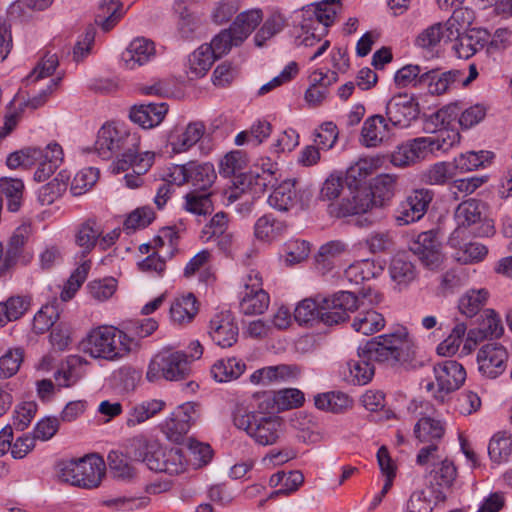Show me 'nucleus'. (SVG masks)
Instances as JSON below:
<instances>
[{
    "mask_svg": "<svg viewBox=\"0 0 512 512\" xmlns=\"http://www.w3.org/2000/svg\"><path fill=\"white\" fill-rule=\"evenodd\" d=\"M256 403L252 396L237 402L232 412L233 424L258 445H274L284 432V422L271 411L257 409Z\"/></svg>",
    "mask_w": 512,
    "mask_h": 512,
    "instance_id": "1",
    "label": "nucleus"
},
{
    "mask_svg": "<svg viewBox=\"0 0 512 512\" xmlns=\"http://www.w3.org/2000/svg\"><path fill=\"white\" fill-rule=\"evenodd\" d=\"M139 145V135L130 132L124 124L106 123L97 133L94 148L102 159H110L119 154L111 165L112 172L119 174L128 170L135 156L140 154Z\"/></svg>",
    "mask_w": 512,
    "mask_h": 512,
    "instance_id": "2",
    "label": "nucleus"
},
{
    "mask_svg": "<svg viewBox=\"0 0 512 512\" xmlns=\"http://www.w3.org/2000/svg\"><path fill=\"white\" fill-rule=\"evenodd\" d=\"M359 354L371 363L406 364L413 359L414 342L406 327L397 325L390 333L367 341L359 347Z\"/></svg>",
    "mask_w": 512,
    "mask_h": 512,
    "instance_id": "3",
    "label": "nucleus"
},
{
    "mask_svg": "<svg viewBox=\"0 0 512 512\" xmlns=\"http://www.w3.org/2000/svg\"><path fill=\"white\" fill-rule=\"evenodd\" d=\"M83 346L93 358L114 361L136 351L139 342L113 326H100L89 332Z\"/></svg>",
    "mask_w": 512,
    "mask_h": 512,
    "instance_id": "4",
    "label": "nucleus"
},
{
    "mask_svg": "<svg viewBox=\"0 0 512 512\" xmlns=\"http://www.w3.org/2000/svg\"><path fill=\"white\" fill-rule=\"evenodd\" d=\"M104 475L105 462L96 454L62 461L58 464L59 479L83 489L97 488Z\"/></svg>",
    "mask_w": 512,
    "mask_h": 512,
    "instance_id": "5",
    "label": "nucleus"
},
{
    "mask_svg": "<svg viewBox=\"0 0 512 512\" xmlns=\"http://www.w3.org/2000/svg\"><path fill=\"white\" fill-rule=\"evenodd\" d=\"M436 384L432 380L422 379L420 387L438 403H444L447 396L458 390L466 380V370L456 360H443L433 365Z\"/></svg>",
    "mask_w": 512,
    "mask_h": 512,
    "instance_id": "6",
    "label": "nucleus"
},
{
    "mask_svg": "<svg viewBox=\"0 0 512 512\" xmlns=\"http://www.w3.org/2000/svg\"><path fill=\"white\" fill-rule=\"evenodd\" d=\"M190 363L188 355L183 351L164 348L151 359L146 379L149 382H156L162 378L168 381L186 379L191 372Z\"/></svg>",
    "mask_w": 512,
    "mask_h": 512,
    "instance_id": "7",
    "label": "nucleus"
},
{
    "mask_svg": "<svg viewBox=\"0 0 512 512\" xmlns=\"http://www.w3.org/2000/svg\"><path fill=\"white\" fill-rule=\"evenodd\" d=\"M486 204L478 199L470 198L461 202L454 214L457 224L456 231L467 229L475 237H485L493 234L494 226L486 218Z\"/></svg>",
    "mask_w": 512,
    "mask_h": 512,
    "instance_id": "8",
    "label": "nucleus"
},
{
    "mask_svg": "<svg viewBox=\"0 0 512 512\" xmlns=\"http://www.w3.org/2000/svg\"><path fill=\"white\" fill-rule=\"evenodd\" d=\"M420 73L421 66L418 65V89L426 90L432 96L441 95L459 83L467 86L478 76V70L474 64L469 66V75L465 78L460 70L439 73L437 69H431L421 76H419Z\"/></svg>",
    "mask_w": 512,
    "mask_h": 512,
    "instance_id": "9",
    "label": "nucleus"
},
{
    "mask_svg": "<svg viewBox=\"0 0 512 512\" xmlns=\"http://www.w3.org/2000/svg\"><path fill=\"white\" fill-rule=\"evenodd\" d=\"M320 311H322V323L335 325L348 319V313L358 309L364 303L358 304L354 293L339 291L330 296L320 295Z\"/></svg>",
    "mask_w": 512,
    "mask_h": 512,
    "instance_id": "10",
    "label": "nucleus"
},
{
    "mask_svg": "<svg viewBox=\"0 0 512 512\" xmlns=\"http://www.w3.org/2000/svg\"><path fill=\"white\" fill-rule=\"evenodd\" d=\"M460 140L461 135L456 128H446L436 134L418 137V161L440 157L459 144Z\"/></svg>",
    "mask_w": 512,
    "mask_h": 512,
    "instance_id": "11",
    "label": "nucleus"
},
{
    "mask_svg": "<svg viewBox=\"0 0 512 512\" xmlns=\"http://www.w3.org/2000/svg\"><path fill=\"white\" fill-rule=\"evenodd\" d=\"M244 292L240 301V310L245 315L264 313L270 303L268 293L262 288V277L258 271L251 270L244 279Z\"/></svg>",
    "mask_w": 512,
    "mask_h": 512,
    "instance_id": "12",
    "label": "nucleus"
},
{
    "mask_svg": "<svg viewBox=\"0 0 512 512\" xmlns=\"http://www.w3.org/2000/svg\"><path fill=\"white\" fill-rule=\"evenodd\" d=\"M252 397L258 401L257 409L272 413L298 408L305 401L304 393L296 388H285L277 392H257Z\"/></svg>",
    "mask_w": 512,
    "mask_h": 512,
    "instance_id": "13",
    "label": "nucleus"
},
{
    "mask_svg": "<svg viewBox=\"0 0 512 512\" xmlns=\"http://www.w3.org/2000/svg\"><path fill=\"white\" fill-rule=\"evenodd\" d=\"M200 416L199 405L194 402H186L179 405L163 423V431L167 437L178 442L188 433L191 426Z\"/></svg>",
    "mask_w": 512,
    "mask_h": 512,
    "instance_id": "14",
    "label": "nucleus"
},
{
    "mask_svg": "<svg viewBox=\"0 0 512 512\" xmlns=\"http://www.w3.org/2000/svg\"><path fill=\"white\" fill-rule=\"evenodd\" d=\"M443 23H434L418 34V58L426 61L439 58L441 43L452 41L456 30H450Z\"/></svg>",
    "mask_w": 512,
    "mask_h": 512,
    "instance_id": "15",
    "label": "nucleus"
},
{
    "mask_svg": "<svg viewBox=\"0 0 512 512\" xmlns=\"http://www.w3.org/2000/svg\"><path fill=\"white\" fill-rule=\"evenodd\" d=\"M444 260L445 254L438 230L431 229L418 234V262L425 269L436 272Z\"/></svg>",
    "mask_w": 512,
    "mask_h": 512,
    "instance_id": "16",
    "label": "nucleus"
},
{
    "mask_svg": "<svg viewBox=\"0 0 512 512\" xmlns=\"http://www.w3.org/2000/svg\"><path fill=\"white\" fill-rule=\"evenodd\" d=\"M127 454L134 460L144 462L150 470L162 472L166 448L156 441H148L143 437H135L131 440L127 448Z\"/></svg>",
    "mask_w": 512,
    "mask_h": 512,
    "instance_id": "17",
    "label": "nucleus"
},
{
    "mask_svg": "<svg viewBox=\"0 0 512 512\" xmlns=\"http://www.w3.org/2000/svg\"><path fill=\"white\" fill-rule=\"evenodd\" d=\"M508 353L504 346L491 342L483 345L477 353L480 373L490 379H495L506 369Z\"/></svg>",
    "mask_w": 512,
    "mask_h": 512,
    "instance_id": "18",
    "label": "nucleus"
},
{
    "mask_svg": "<svg viewBox=\"0 0 512 512\" xmlns=\"http://www.w3.org/2000/svg\"><path fill=\"white\" fill-rule=\"evenodd\" d=\"M206 126L202 121H192L183 128H176L169 136V144L176 154L188 151L197 143L205 153L210 147H204Z\"/></svg>",
    "mask_w": 512,
    "mask_h": 512,
    "instance_id": "19",
    "label": "nucleus"
},
{
    "mask_svg": "<svg viewBox=\"0 0 512 512\" xmlns=\"http://www.w3.org/2000/svg\"><path fill=\"white\" fill-rule=\"evenodd\" d=\"M425 94H428L426 90ZM419 98H422V92L418 93ZM460 112V106L457 103H451L441 109H438L430 114L426 112L421 113L420 103L418 102V120H422V129L429 134H436L442 129L454 128L452 123L456 121Z\"/></svg>",
    "mask_w": 512,
    "mask_h": 512,
    "instance_id": "20",
    "label": "nucleus"
},
{
    "mask_svg": "<svg viewBox=\"0 0 512 512\" xmlns=\"http://www.w3.org/2000/svg\"><path fill=\"white\" fill-rule=\"evenodd\" d=\"M238 333L235 318L229 311L218 313L210 320L209 335L222 348L233 346L237 342Z\"/></svg>",
    "mask_w": 512,
    "mask_h": 512,
    "instance_id": "21",
    "label": "nucleus"
},
{
    "mask_svg": "<svg viewBox=\"0 0 512 512\" xmlns=\"http://www.w3.org/2000/svg\"><path fill=\"white\" fill-rule=\"evenodd\" d=\"M386 116L392 126L408 127L416 119V102L413 95L399 93L386 105Z\"/></svg>",
    "mask_w": 512,
    "mask_h": 512,
    "instance_id": "22",
    "label": "nucleus"
},
{
    "mask_svg": "<svg viewBox=\"0 0 512 512\" xmlns=\"http://www.w3.org/2000/svg\"><path fill=\"white\" fill-rule=\"evenodd\" d=\"M155 56L154 42L144 37H137L122 52L121 64L127 70H135L152 61Z\"/></svg>",
    "mask_w": 512,
    "mask_h": 512,
    "instance_id": "23",
    "label": "nucleus"
},
{
    "mask_svg": "<svg viewBox=\"0 0 512 512\" xmlns=\"http://www.w3.org/2000/svg\"><path fill=\"white\" fill-rule=\"evenodd\" d=\"M481 318L482 321L478 327L471 328L467 332L464 349L472 350L478 342L487 338H498L503 334L501 319L493 309L484 310Z\"/></svg>",
    "mask_w": 512,
    "mask_h": 512,
    "instance_id": "24",
    "label": "nucleus"
},
{
    "mask_svg": "<svg viewBox=\"0 0 512 512\" xmlns=\"http://www.w3.org/2000/svg\"><path fill=\"white\" fill-rule=\"evenodd\" d=\"M300 28L302 33L296 37L298 46L313 47L317 43H321L322 38L328 33V27L331 24L324 23L323 20L317 18L312 10L301 11Z\"/></svg>",
    "mask_w": 512,
    "mask_h": 512,
    "instance_id": "25",
    "label": "nucleus"
},
{
    "mask_svg": "<svg viewBox=\"0 0 512 512\" xmlns=\"http://www.w3.org/2000/svg\"><path fill=\"white\" fill-rule=\"evenodd\" d=\"M426 484L430 485L435 492L441 493L442 489H448L453 485L457 476V469L452 461L443 457L439 462L431 465L425 470Z\"/></svg>",
    "mask_w": 512,
    "mask_h": 512,
    "instance_id": "26",
    "label": "nucleus"
},
{
    "mask_svg": "<svg viewBox=\"0 0 512 512\" xmlns=\"http://www.w3.org/2000/svg\"><path fill=\"white\" fill-rule=\"evenodd\" d=\"M167 112L168 104L165 102L141 104L131 109L129 117L142 128L150 129L159 125Z\"/></svg>",
    "mask_w": 512,
    "mask_h": 512,
    "instance_id": "27",
    "label": "nucleus"
},
{
    "mask_svg": "<svg viewBox=\"0 0 512 512\" xmlns=\"http://www.w3.org/2000/svg\"><path fill=\"white\" fill-rule=\"evenodd\" d=\"M390 137V125L382 115L365 120L361 130V143L365 147H377Z\"/></svg>",
    "mask_w": 512,
    "mask_h": 512,
    "instance_id": "28",
    "label": "nucleus"
},
{
    "mask_svg": "<svg viewBox=\"0 0 512 512\" xmlns=\"http://www.w3.org/2000/svg\"><path fill=\"white\" fill-rule=\"evenodd\" d=\"M494 157L495 155L492 151H468L455 157L452 164L455 173H466L480 168H486L491 164Z\"/></svg>",
    "mask_w": 512,
    "mask_h": 512,
    "instance_id": "29",
    "label": "nucleus"
},
{
    "mask_svg": "<svg viewBox=\"0 0 512 512\" xmlns=\"http://www.w3.org/2000/svg\"><path fill=\"white\" fill-rule=\"evenodd\" d=\"M216 57L208 44L198 47L188 58V75L191 79L206 75Z\"/></svg>",
    "mask_w": 512,
    "mask_h": 512,
    "instance_id": "30",
    "label": "nucleus"
},
{
    "mask_svg": "<svg viewBox=\"0 0 512 512\" xmlns=\"http://www.w3.org/2000/svg\"><path fill=\"white\" fill-rule=\"evenodd\" d=\"M189 184H191L196 191H206L212 186L216 179V172L212 163L197 161H189Z\"/></svg>",
    "mask_w": 512,
    "mask_h": 512,
    "instance_id": "31",
    "label": "nucleus"
},
{
    "mask_svg": "<svg viewBox=\"0 0 512 512\" xmlns=\"http://www.w3.org/2000/svg\"><path fill=\"white\" fill-rule=\"evenodd\" d=\"M261 20L262 12L257 9L240 13L229 27L234 34L236 43H242L260 24Z\"/></svg>",
    "mask_w": 512,
    "mask_h": 512,
    "instance_id": "32",
    "label": "nucleus"
},
{
    "mask_svg": "<svg viewBox=\"0 0 512 512\" xmlns=\"http://www.w3.org/2000/svg\"><path fill=\"white\" fill-rule=\"evenodd\" d=\"M165 406V402L158 399L146 400L133 405L126 418L128 427H135L159 413Z\"/></svg>",
    "mask_w": 512,
    "mask_h": 512,
    "instance_id": "33",
    "label": "nucleus"
},
{
    "mask_svg": "<svg viewBox=\"0 0 512 512\" xmlns=\"http://www.w3.org/2000/svg\"><path fill=\"white\" fill-rule=\"evenodd\" d=\"M83 376L81 358L69 357L54 373L56 385L59 388H69L75 385Z\"/></svg>",
    "mask_w": 512,
    "mask_h": 512,
    "instance_id": "34",
    "label": "nucleus"
},
{
    "mask_svg": "<svg viewBox=\"0 0 512 512\" xmlns=\"http://www.w3.org/2000/svg\"><path fill=\"white\" fill-rule=\"evenodd\" d=\"M396 176L381 174L376 176L370 184V194L375 207H382L394 196Z\"/></svg>",
    "mask_w": 512,
    "mask_h": 512,
    "instance_id": "35",
    "label": "nucleus"
},
{
    "mask_svg": "<svg viewBox=\"0 0 512 512\" xmlns=\"http://www.w3.org/2000/svg\"><path fill=\"white\" fill-rule=\"evenodd\" d=\"M246 365L235 357L218 360L211 367V375L217 382H229L238 379L245 371Z\"/></svg>",
    "mask_w": 512,
    "mask_h": 512,
    "instance_id": "36",
    "label": "nucleus"
},
{
    "mask_svg": "<svg viewBox=\"0 0 512 512\" xmlns=\"http://www.w3.org/2000/svg\"><path fill=\"white\" fill-rule=\"evenodd\" d=\"M268 203L279 211H287L294 207L297 203L295 182L286 180L279 184L268 197Z\"/></svg>",
    "mask_w": 512,
    "mask_h": 512,
    "instance_id": "37",
    "label": "nucleus"
},
{
    "mask_svg": "<svg viewBox=\"0 0 512 512\" xmlns=\"http://www.w3.org/2000/svg\"><path fill=\"white\" fill-rule=\"evenodd\" d=\"M409 253L413 256L416 254L412 246H409V251L398 252L392 260L390 273L399 283L410 282L415 278L414 264L410 260Z\"/></svg>",
    "mask_w": 512,
    "mask_h": 512,
    "instance_id": "38",
    "label": "nucleus"
},
{
    "mask_svg": "<svg viewBox=\"0 0 512 512\" xmlns=\"http://www.w3.org/2000/svg\"><path fill=\"white\" fill-rule=\"evenodd\" d=\"M121 17V0H102L95 15V23L107 32L116 25Z\"/></svg>",
    "mask_w": 512,
    "mask_h": 512,
    "instance_id": "39",
    "label": "nucleus"
},
{
    "mask_svg": "<svg viewBox=\"0 0 512 512\" xmlns=\"http://www.w3.org/2000/svg\"><path fill=\"white\" fill-rule=\"evenodd\" d=\"M30 307V297L15 295L0 302V326L20 319Z\"/></svg>",
    "mask_w": 512,
    "mask_h": 512,
    "instance_id": "40",
    "label": "nucleus"
},
{
    "mask_svg": "<svg viewBox=\"0 0 512 512\" xmlns=\"http://www.w3.org/2000/svg\"><path fill=\"white\" fill-rule=\"evenodd\" d=\"M452 44V50L459 59H469L479 50L483 49L485 44L476 34H467L456 32Z\"/></svg>",
    "mask_w": 512,
    "mask_h": 512,
    "instance_id": "41",
    "label": "nucleus"
},
{
    "mask_svg": "<svg viewBox=\"0 0 512 512\" xmlns=\"http://www.w3.org/2000/svg\"><path fill=\"white\" fill-rule=\"evenodd\" d=\"M489 297V292L485 288L471 289L467 291L458 302L459 311L466 317L476 316L484 307Z\"/></svg>",
    "mask_w": 512,
    "mask_h": 512,
    "instance_id": "42",
    "label": "nucleus"
},
{
    "mask_svg": "<svg viewBox=\"0 0 512 512\" xmlns=\"http://www.w3.org/2000/svg\"><path fill=\"white\" fill-rule=\"evenodd\" d=\"M154 158L155 153L150 151L135 156L130 165L134 174H126L124 176V181L128 188L135 189L143 184V178L141 176L151 168Z\"/></svg>",
    "mask_w": 512,
    "mask_h": 512,
    "instance_id": "43",
    "label": "nucleus"
},
{
    "mask_svg": "<svg viewBox=\"0 0 512 512\" xmlns=\"http://www.w3.org/2000/svg\"><path fill=\"white\" fill-rule=\"evenodd\" d=\"M197 312V300L191 293L175 299L170 308L172 320L179 324L190 322Z\"/></svg>",
    "mask_w": 512,
    "mask_h": 512,
    "instance_id": "44",
    "label": "nucleus"
},
{
    "mask_svg": "<svg viewBox=\"0 0 512 512\" xmlns=\"http://www.w3.org/2000/svg\"><path fill=\"white\" fill-rule=\"evenodd\" d=\"M314 404L320 410L341 413L351 406L352 401L345 393L332 391L317 394Z\"/></svg>",
    "mask_w": 512,
    "mask_h": 512,
    "instance_id": "45",
    "label": "nucleus"
},
{
    "mask_svg": "<svg viewBox=\"0 0 512 512\" xmlns=\"http://www.w3.org/2000/svg\"><path fill=\"white\" fill-rule=\"evenodd\" d=\"M382 164L383 157L379 155L360 158L347 169V179L353 180L355 183L361 182L380 168Z\"/></svg>",
    "mask_w": 512,
    "mask_h": 512,
    "instance_id": "46",
    "label": "nucleus"
},
{
    "mask_svg": "<svg viewBox=\"0 0 512 512\" xmlns=\"http://www.w3.org/2000/svg\"><path fill=\"white\" fill-rule=\"evenodd\" d=\"M385 326L384 317L374 310H362L354 318L352 327L363 335H370Z\"/></svg>",
    "mask_w": 512,
    "mask_h": 512,
    "instance_id": "47",
    "label": "nucleus"
},
{
    "mask_svg": "<svg viewBox=\"0 0 512 512\" xmlns=\"http://www.w3.org/2000/svg\"><path fill=\"white\" fill-rule=\"evenodd\" d=\"M102 234L101 227L95 220L88 219L81 223L75 234L76 244L83 249L84 253H89L94 246L98 238Z\"/></svg>",
    "mask_w": 512,
    "mask_h": 512,
    "instance_id": "48",
    "label": "nucleus"
},
{
    "mask_svg": "<svg viewBox=\"0 0 512 512\" xmlns=\"http://www.w3.org/2000/svg\"><path fill=\"white\" fill-rule=\"evenodd\" d=\"M286 226L271 214L260 217L254 225V235L260 241H272L281 235Z\"/></svg>",
    "mask_w": 512,
    "mask_h": 512,
    "instance_id": "49",
    "label": "nucleus"
},
{
    "mask_svg": "<svg viewBox=\"0 0 512 512\" xmlns=\"http://www.w3.org/2000/svg\"><path fill=\"white\" fill-rule=\"evenodd\" d=\"M24 184L22 180L15 178H1L0 192L7 200V208L11 212H17L22 204Z\"/></svg>",
    "mask_w": 512,
    "mask_h": 512,
    "instance_id": "50",
    "label": "nucleus"
},
{
    "mask_svg": "<svg viewBox=\"0 0 512 512\" xmlns=\"http://www.w3.org/2000/svg\"><path fill=\"white\" fill-rule=\"evenodd\" d=\"M452 162L441 161L431 165L421 174V181L429 185H444L455 176Z\"/></svg>",
    "mask_w": 512,
    "mask_h": 512,
    "instance_id": "51",
    "label": "nucleus"
},
{
    "mask_svg": "<svg viewBox=\"0 0 512 512\" xmlns=\"http://www.w3.org/2000/svg\"><path fill=\"white\" fill-rule=\"evenodd\" d=\"M445 433L442 421L431 417L418 419V442H441Z\"/></svg>",
    "mask_w": 512,
    "mask_h": 512,
    "instance_id": "52",
    "label": "nucleus"
},
{
    "mask_svg": "<svg viewBox=\"0 0 512 512\" xmlns=\"http://www.w3.org/2000/svg\"><path fill=\"white\" fill-rule=\"evenodd\" d=\"M347 251V244L340 240H333L322 245L316 255L318 268L327 271L332 268L333 260Z\"/></svg>",
    "mask_w": 512,
    "mask_h": 512,
    "instance_id": "53",
    "label": "nucleus"
},
{
    "mask_svg": "<svg viewBox=\"0 0 512 512\" xmlns=\"http://www.w3.org/2000/svg\"><path fill=\"white\" fill-rule=\"evenodd\" d=\"M320 295L315 298L302 300L295 308L294 318L299 324H308L319 320L322 322V311H320Z\"/></svg>",
    "mask_w": 512,
    "mask_h": 512,
    "instance_id": "54",
    "label": "nucleus"
},
{
    "mask_svg": "<svg viewBox=\"0 0 512 512\" xmlns=\"http://www.w3.org/2000/svg\"><path fill=\"white\" fill-rule=\"evenodd\" d=\"M184 208L186 211L199 216L212 213L211 193L196 190L189 192L185 196Z\"/></svg>",
    "mask_w": 512,
    "mask_h": 512,
    "instance_id": "55",
    "label": "nucleus"
},
{
    "mask_svg": "<svg viewBox=\"0 0 512 512\" xmlns=\"http://www.w3.org/2000/svg\"><path fill=\"white\" fill-rule=\"evenodd\" d=\"M350 376L352 382L357 385H366L369 383L375 373L374 364L368 359H363L358 353V360H352L349 363Z\"/></svg>",
    "mask_w": 512,
    "mask_h": 512,
    "instance_id": "56",
    "label": "nucleus"
},
{
    "mask_svg": "<svg viewBox=\"0 0 512 512\" xmlns=\"http://www.w3.org/2000/svg\"><path fill=\"white\" fill-rule=\"evenodd\" d=\"M467 332V326L464 323H458L452 329L451 333L440 344H438L436 351L440 356L454 355Z\"/></svg>",
    "mask_w": 512,
    "mask_h": 512,
    "instance_id": "57",
    "label": "nucleus"
},
{
    "mask_svg": "<svg viewBox=\"0 0 512 512\" xmlns=\"http://www.w3.org/2000/svg\"><path fill=\"white\" fill-rule=\"evenodd\" d=\"M512 453V441L504 435H494L488 444V455L492 462L500 464L508 460Z\"/></svg>",
    "mask_w": 512,
    "mask_h": 512,
    "instance_id": "58",
    "label": "nucleus"
},
{
    "mask_svg": "<svg viewBox=\"0 0 512 512\" xmlns=\"http://www.w3.org/2000/svg\"><path fill=\"white\" fill-rule=\"evenodd\" d=\"M98 178V169L93 167L84 168L75 174L70 190L73 195H82L95 185Z\"/></svg>",
    "mask_w": 512,
    "mask_h": 512,
    "instance_id": "59",
    "label": "nucleus"
},
{
    "mask_svg": "<svg viewBox=\"0 0 512 512\" xmlns=\"http://www.w3.org/2000/svg\"><path fill=\"white\" fill-rule=\"evenodd\" d=\"M22 348H10L0 357V378H10L15 375L23 361Z\"/></svg>",
    "mask_w": 512,
    "mask_h": 512,
    "instance_id": "60",
    "label": "nucleus"
},
{
    "mask_svg": "<svg viewBox=\"0 0 512 512\" xmlns=\"http://www.w3.org/2000/svg\"><path fill=\"white\" fill-rule=\"evenodd\" d=\"M418 466H424L428 470L431 465L439 462L444 455V450L440 447L441 442H418Z\"/></svg>",
    "mask_w": 512,
    "mask_h": 512,
    "instance_id": "61",
    "label": "nucleus"
},
{
    "mask_svg": "<svg viewBox=\"0 0 512 512\" xmlns=\"http://www.w3.org/2000/svg\"><path fill=\"white\" fill-rule=\"evenodd\" d=\"M246 163L247 158L243 151H231L220 162V174L225 177L237 174L244 175L241 171L245 168Z\"/></svg>",
    "mask_w": 512,
    "mask_h": 512,
    "instance_id": "62",
    "label": "nucleus"
},
{
    "mask_svg": "<svg viewBox=\"0 0 512 512\" xmlns=\"http://www.w3.org/2000/svg\"><path fill=\"white\" fill-rule=\"evenodd\" d=\"M108 464L114 477L119 479H131L134 474V468L128 462L127 455L119 451H111L108 454Z\"/></svg>",
    "mask_w": 512,
    "mask_h": 512,
    "instance_id": "63",
    "label": "nucleus"
},
{
    "mask_svg": "<svg viewBox=\"0 0 512 512\" xmlns=\"http://www.w3.org/2000/svg\"><path fill=\"white\" fill-rule=\"evenodd\" d=\"M374 265L369 260H361L349 265L344 276L351 284L359 285L374 276Z\"/></svg>",
    "mask_w": 512,
    "mask_h": 512,
    "instance_id": "64",
    "label": "nucleus"
}]
</instances>
